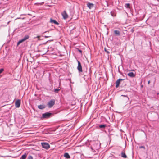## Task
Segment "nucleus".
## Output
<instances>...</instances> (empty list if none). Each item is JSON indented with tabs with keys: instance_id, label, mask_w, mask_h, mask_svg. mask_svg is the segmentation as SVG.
Returning a JSON list of instances; mask_svg holds the SVG:
<instances>
[{
	"instance_id": "1",
	"label": "nucleus",
	"mask_w": 159,
	"mask_h": 159,
	"mask_svg": "<svg viewBox=\"0 0 159 159\" xmlns=\"http://www.w3.org/2000/svg\"><path fill=\"white\" fill-rule=\"evenodd\" d=\"M100 148V145L98 141L95 142L92 146L91 147V149L95 151V150H98Z\"/></svg>"
},
{
	"instance_id": "2",
	"label": "nucleus",
	"mask_w": 159,
	"mask_h": 159,
	"mask_svg": "<svg viewBox=\"0 0 159 159\" xmlns=\"http://www.w3.org/2000/svg\"><path fill=\"white\" fill-rule=\"evenodd\" d=\"M41 144L42 147L46 149H48L50 148V145L48 143L43 142Z\"/></svg>"
},
{
	"instance_id": "3",
	"label": "nucleus",
	"mask_w": 159,
	"mask_h": 159,
	"mask_svg": "<svg viewBox=\"0 0 159 159\" xmlns=\"http://www.w3.org/2000/svg\"><path fill=\"white\" fill-rule=\"evenodd\" d=\"M55 103L54 100H51L48 102L47 105L49 108H51L54 105Z\"/></svg>"
},
{
	"instance_id": "4",
	"label": "nucleus",
	"mask_w": 159,
	"mask_h": 159,
	"mask_svg": "<svg viewBox=\"0 0 159 159\" xmlns=\"http://www.w3.org/2000/svg\"><path fill=\"white\" fill-rule=\"evenodd\" d=\"M51 114L52 113H51L48 112H46L42 114V117L44 118H48L50 116Z\"/></svg>"
},
{
	"instance_id": "5",
	"label": "nucleus",
	"mask_w": 159,
	"mask_h": 159,
	"mask_svg": "<svg viewBox=\"0 0 159 159\" xmlns=\"http://www.w3.org/2000/svg\"><path fill=\"white\" fill-rule=\"evenodd\" d=\"M77 62L78 63V65L77 67V69L79 72H82V70L81 63L79 61H77Z\"/></svg>"
},
{
	"instance_id": "6",
	"label": "nucleus",
	"mask_w": 159,
	"mask_h": 159,
	"mask_svg": "<svg viewBox=\"0 0 159 159\" xmlns=\"http://www.w3.org/2000/svg\"><path fill=\"white\" fill-rule=\"evenodd\" d=\"M124 79H119L116 82V87L117 88L119 86L120 81L124 80Z\"/></svg>"
},
{
	"instance_id": "7",
	"label": "nucleus",
	"mask_w": 159,
	"mask_h": 159,
	"mask_svg": "<svg viewBox=\"0 0 159 159\" xmlns=\"http://www.w3.org/2000/svg\"><path fill=\"white\" fill-rule=\"evenodd\" d=\"M20 105V100L19 99L17 100L15 102V105L16 107L19 108Z\"/></svg>"
},
{
	"instance_id": "8",
	"label": "nucleus",
	"mask_w": 159,
	"mask_h": 159,
	"mask_svg": "<svg viewBox=\"0 0 159 159\" xmlns=\"http://www.w3.org/2000/svg\"><path fill=\"white\" fill-rule=\"evenodd\" d=\"M62 15L63 18L65 19H66L68 17V15L65 11H64L63 12L62 14Z\"/></svg>"
},
{
	"instance_id": "9",
	"label": "nucleus",
	"mask_w": 159,
	"mask_h": 159,
	"mask_svg": "<svg viewBox=\"0 0 159 159\" xmlns=\"http://www.w3.org/2000/svg\"><path fill=\"white\" fill-rule=\"evenodd\" d=\"M87 6L89 9H91L94 7V5L92 3L88 2L87 4Z\"/></svg>"
},
{
	"instance_id": "10",
	"label": "nucleus",
	"mask_w": 159,
	"mask_h": 159,
	"mask_svg": "<svg viewBox=\"0 0 159 159\" xmlns=\"http://www.w3.org/2000/svg\"><path fill=\"white\" fill-rule=\"evenodd\" d=\"M128 75L131 77H134L135 75L133 72H129L128 74Z\"/></svg>"
},
{
	"instance_id": "11",
	"label": "nucleus",
	"mask_w": 159,
	"mask_h": 159,
	"mask_svg": "<svg viewBox=\"0 0 159 159\" xmlns=\"http://www.w3.org/2000/svg\"><path fill=\"white\" fill-rule=\"evenodd\" d=\"M46 107L44 105H40L38 106V108L40 109H43Z\"/></svg>"
},
{
	"instance_id": "12",
	"label": "nucleus",
	"mask_w": 159,
	"mask_h": 159,
	"mask_svg": "<svg viewBox=\"0 0 159 159\" xmlns=\"http://www.w3.org/2000/svg\"><path fill=\"white\" fill-rule=\"evenodd\" d=\"M50 22L51 23H53L57 25H58L59 24V23L56 20L52 19V18H51L50 19Z\"/></svg>"
},
{
	"instance_id": "13",
	"label": "nucleus",
	"mask_w": 159,
	"mask_h": 159,
	"mask_svg": "<svg viewBox=\"0 0 159 159\" xmlns=\"http://www.w3.org/2000/svg\"><path fill=\"white\" fill-rule=\"evenodd\" d=\"M64 157L67 159L70 158V156L68 153H65L64 154Z\"/></svg>"
},
{
	"instance_id": "14",
	"label": "nucleus",
	"mask_w": 159,
	"mask_h": 159,
	"mask_svg": "<svg viewBox=\"0 0 159 159\" xmlns=\"http://www.w3.org/2000/svg\"><path fill=\"white\" fill-rule=\"evenodd\" d=\"M112 16H116V12L115 10H113L110 12Z\"/></svg>"
},
{
	"instance_id": "15",
	"label": "nucleus",
	"mask_w": 159,
	"mask_h": 159,
	"mask_svg": "<svg viewBox=\"0 0 159 159\" xmlns=\"http://www.w3.org/2000/svg\"><path fill=\"white\" fill-rule=\"evenodd\" d=\"M114 33L116 35L119 36L120 35V32L119 31L117 30H114Z\"/></svg>"
},
{
	"instance_id": "16",
	"label": "nucleus",
	"mask_w": 159,
	"mask_h": 159,
	"mask_svg": "<svg viewBox=\"0 0 159 159\" xmlns=\"http://www.w3.org/2000/svg\"><path fill=\"white\" fill-rule=\"evenodd\" d=\"M121 157L124 158H126L127 157V156L126 155L125 153L122 152L121 153Z\"/></svg>"
},
{
	"instance_id": "17",
	"label": "nucleus",
	"mask_w": 159,
	"mask_h": 159,
	"mask_svg": "<svg viewBox=\"0 0 159 159\" xmlns=\"http://www.w3.org/2000/svg\"><path fill=\"white\" fill-rule=\"evenodd\" d=\"M27 155V154L26 153H25L24 155L22 156L21 159H25L26 157V156Z\"/></svg>"
},
{
	"instance_id": "18",
	"label": "nucleus",
	"mask_w": 159,
	"mask_h": 159,
	"mask_svg": "<svg viewBox=\"0 0 159 159\" xmlns=\"http://www.w3.org/2000/svg\"><path fill=\"white\" fill-rule=\"evenodd\" d=\"M24 41H25L23 39H21L17 43V45H19L20 44V43H22V42H23Z\"/></svg>"
},
{
	"instance_id": "19",
	"label": "nucleus",
	"mask_w": 159,
	"mask_h": 159,
	"mask_svg": "<svg viewBox=\"0 0 159 159\" xmlns=\"http://www.w3.org/2000/svg\"><path fill=\"white\" fill-rule=\"evenodd\" d=\"M29 38V36L28 35H26L23 38L24 41H25V40L28 39Z\"/></svg>"
},
{
	"instance_id": "20",
	"label": "nucleus",
	"mask_w": 159,
	"mask_h": 159,
	"mask_svg": "<svg viewBox=\"0 0 159 159\" xmlns=\"http://www.w3.org/2000/svg\"><path fill=\"white\" fill-rule=\"evenodd\" d=\"M29 38V36L28 35H26L23 38L24 41H25V40L28 39Z\"/></svg>"
},
{
	"instance_id": "21",
	"label": "nucleus",
	"mask_w": 159,
	"mask_h": 159,
	"mask_svg": "<svg viewBox=\"0 0 159 159\" xmlns=\"http://www.w3.org/2000/svg\"><path fill=\"white\" fill-rule=\"evenodd\" d=\"M106 125H101L99 126V127L100 128H105L106 127Z\"/></svg>"
},
{
	"instance_id": "22",
	"label": "nucleus",
	"mask_w": 159,
	"mask_h": 159,
	"mask_svg": "<svg viewBox=\"0 0 159 159\" xmlns=\"http://www.w3.org/2000/svg\"><path fill=\"white\" fill-rule=\"evenodd\" d=\"M130 4L129 3H127L125 5V7H126L129 8V7Z\"/></svg>"
},
{
	"instance_id": "23",
	"label": "nucleus",
	"mask_w": 159,
	"mask_h": 159,
	"mask_svg": "<svg viewBox=\"0 0 159 159\" xmlns=\"http://www.w3.org/2000/svg\"><path fill=\"white\" fill-rule=\"evenodd\" d=\"M28 159H33V157L32 156L29 155L28 157Z\"/></svg>"
},
{
	"instance_id": "24",
	"label": "nucleus",
	"mask_w": 159,
	"mask_h": 159,
	"mask_svg": "<svg viewBox=\"0 0 159 159\" xmlns=\"http://www.w3.org/2000/svg\"><path fill=\"white\" fill-rule=\"evenodd\" d=\"M4 70L3 68H1L0 69V74L2 73L3 71Z\"/></svg>"
},
{
	"instance_id": "25",
	"label": "nucleus",
	"mask_w": 159,
	"mask_h": 159,
	"mask_svg": "<svg viewBox=\"0 0 159 159\" xmlns=\"http://www.w3.org/2000/svg\"><path fill=\"white\" fill-rule=\"evenodd\" d=\"M59 90H60L59 89H55L54 92H55L57 93L58 92V91H59Z\"/></svg>"
},
{
	"instance_id": "26",
	"label": "nucleus",
	"mask_w": 159,
	"mask_h": 159,
	"mask_svg": "<svg viewBox=\"0 0 159 159\" xmlns=\"http://www.w3.org/2000/svg\"><path fill=\"white\" fill-rule=\"evenodd\" d=\"M121 96H123V97H127V98H128V100H129V98L127 97V95H121Z\"/></svg>"
},
{
	"instance_id": "27",
	"label": "nucleus",
	"mask_w": 159,
	"mask_h": 159,
	"mask_svg": "<svg viewBox=\"0 0 159 159\" xmlns=\"http://www.w3.org/2000/svg\"><path fill=\"white\" fill-rule=\"evenodd\" d=\"M104 50L105 51L107 52V53H109V51H108L106 49V48H104Z\"/></svg>"
},
{
	"instance_id": "28",
	"label": "nucleus",
	"mask_w": 159,
	"mask_h": 159,
	"mask_svg": "<svg viewBox=\"0 0 159 159\" xmlns=\"http://www.w3.org/2000/svg\"><path fill=\"white\" fill-rule=\"evenodd\" d=\"M140 148H143L144 149H145V147L144 146H140L139 147Z\"/></svg>"
},
{
	"instance_id": "29",
	"label": "nucleus",
	"mask_w": 159,
	"mask_h": 159,
	"mask_svg": "<svg viewBox=\"0 0 159 159\" xmlns=\"http://www.w3.org/2000/svg\"><path fill=\"white\" fill-rule=\"evenodd\" d=\"M44 37H45V38H47L48 37H50V36H44Z\"/></svg>"
},
{
	"instance_id": "30",
	"label": "nucleus",
	"mask_w": 159,
	"mask_h": 159,
	"mask_svg": "<svg viewBox=\"0 0 159 159\" xmlns=\"http://www.w3.org/2000/svg\"><path fill=\"white\" fill-rule=\"evenodd\" d=\"M78 51H79L80 52V53H81L82 52V51L81 50H80V49H79L78 50Z\"/></svg>"
},
{
	"instance_id": "31",
	"label": "nucleus",
	"mask_w": 159,
	"mask_h": 159,
	"mask_svg": "<svg viewBox=\"0 0 159 159\" xmlns=\"http://www.w3.org/2000/svg\"><path fill=\"white\" fill-rule=\"evenodd\" d=\"M36 38L39 39L40 38V36H37L36 37Z\"/></svg>"
},
{
	"instance_id": "32",
	"label": "nucleus",
	"mask_w": 159,
	"mask_h": 159,
	"mask_svg": "<svg viewBox=\"0 0 159 159\" xmlns=\"http://www.w3.org/2000/svg\"><path fill=\"white\" fill-rule=\"evenodd\" d=\"M150 82V80H149L148 81V84H149Z\"/></svg>"
},
{
	"instance_id": "33",
	"label": "nucleus",
	"mask_w": 159,
	"mask_h": 159,
	"mask_svg": "<svg viewBox=\"0 0 159 159\" xmlns=\"http://www.w3.org/2000/svg\"><path fill=\"white\" fill-rule=\"evenodd\" d=\"M46 32H47V31H45V32L44 33H46Z\"/></svg>"
}]
</instances>
